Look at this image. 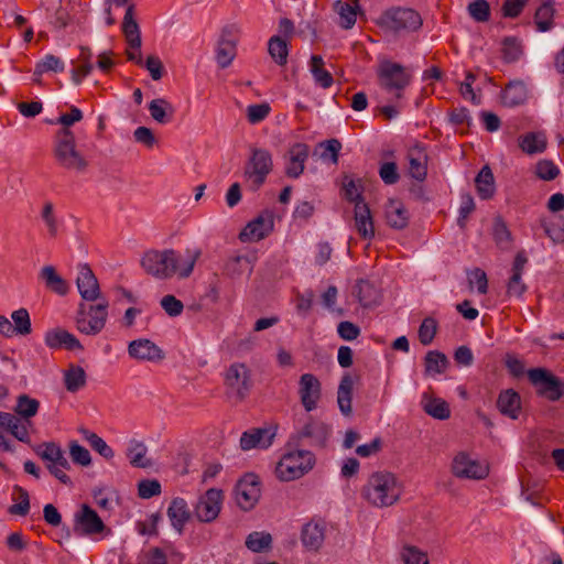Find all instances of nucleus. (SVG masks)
Here are the masks:
<instances>
[{
    "label": "nucleus",
    "instance_id": "f257e3e1",
    "mask_svg": "<svg viewBox=\"0 0 564 564\" xmlns=\"http://www.w3.org/2000/svg\"><path fill=\"white\" fill-rule=\"evenodd\" d=\"M200 250H186V259L173 249L148 250L141 258L143 270L155 279L165 280L177 274L180 278H187L192 274Z\"/></svg>",
    "mask_w": 564,
    "mask_h": 564
},
{
    "label": "nucleus",
    "instance_id": "f03ea898",
    "mask_svg": "<svg viewBox=\"0 0 564 564\" xmlns=\"http://www.w3.org/2000/svg\"><path fill=\"white\" fill-rule=\"evenodd\" d=\"M54 156L56 162L66 170L83 172L88 166L84 145L77 144L70 129H59L55 134Z\"/></svg>",
    "mask_w": 564,
    "mask_h": 564
},
{
    "label": "nucleus",
    "instance_id": "7ed1b4c3",
    "mask_svg": "<svg viewBox=\"0 0 564 564\" xmlns=\"http://www.w3.org/2000/svg\"><path fill=\"white\" fill-rule=\"evenodd\" d=\"M272 171L273 160L270 151L262 148H251L250 156L243 166V177L248 188L251 192L259 191Z\"/></svg>",
    "mask_w": 564,
    "mask_h": 564
},
{
    "label": "nucleus",
    "instance_id": "20e7f679",
    "mask_svg": "<svg viewBox=\"0 0 564 564\" xmlns=\"http://www.w3.org/2000/svg\"><path fill=\"white\" fill-rule=\"evenodd\" d=\"M315 464L312 452L299 449L284 454L275 466V476L281 481H292L308 473Z\"/></svg>",
    "mask_w": 564,
    "mask_h": 564
},
{
    "label": "nucleus",
    "instance_id": "39448f33",
    "mask_svg": "<svg viewBox=\"0 0 564 564\" xmlns=\"http://www.w3.org/2000/svg\"><path fill=\"white\" fill-rule=\"evenodd\" d=\"M107 308V301L89 306L80 302L75 315L77 330L88 336L98 335L105 328L108 317Z\"/></svg>",
    "mask_w": 564,
    "mask_h": 564
},
{
    "label": "nucleus",
    "instance_id": "423d86ee",
    "mask_svg": "<svg viewBox=\"0 0 564 564\" xmlns=\"http://www.w3.org/2000/svg\"><path fill=\"white\" fill-rule=\"evenodd\" d=\"M422 18L410 8H392L386 10L379 18L378 24L392 32H414L422 26Z\"/></svg>",
    "mask_w": 564,
    "mask_h": 564
},
{
    "label": "nucleus",
    "instance_id": "0eeeda50",
    "mask_svg": "<svg viewBox=\"0 0 564 564\" xmlns=\"http://www.w3.org/2000/svg\"><path fill=\"white\" fill-rule=\"evenodd\" d=\"M73 532L77 536L95 538L108 533L109 530L91 507L82 503L74 513Z\"/></svg>",
    "mask_w": 564,
    "mask_h": 564
},
{
    "label": "nucleus",
    "instance_id": "6e6552de",
    "mask_svg": "<svg viewBox=\"0 0 564 564\" xmlns=\"http://www.w3.org/2000/svg\"><path fill=\"white\" fill-rule=\"evenodd\" d=\"M379 85L387 91H395V97H402V90L409 86L411 75L398 63L384 61L378 68Z\"/></svg>",
    "mask_w": 564,
    "mask_h": 564
},
{
    "label": "nucleus",
    "instance_id": "1a4fd4ad",
    "mask_svg": "<svg viewBox=\"0 0 564 564\" xmlns=\"http://www.w3.org/2000/svg\"><path fill=\"white\" fill-rule=\"evenodd\" d=\"M530 382L538 388L539 394L550 401H557L564 395V382L544 368L528 371Z\"/></svg>",
    "mask_w": 564,
    "mask_h": 564
},
{
    "label": "nucleus",
    "instance_id": "9d476101",
    "mask_svg": "<svg viewBox=\"0 0 564 564\" xmlns=\"http://www.w3.org/2000/svg\"><path fill=\"white\" fill-rule=\"evenodd\" d=\"M225 383L236 392L237 399L242 401L252 388L249 368L241 362L230 365L225 375Z\"/></svg>",
    "mask_w": 564,
    "mask_h": 564
},
{
    "label": "nucleus",
    "instance_id": "9b49d317",
    "mask_svg": "<svg viewBox=\"0 0 564 564\" xmlns=\"http://www.w3.org/2000/svg\"><path fill=\"white\" fill-rule=\"evenodd\" d=\"M239 29L235 24L223 29L216 47V61L220 68H227L236 57Z\"/></svg>",
    "mask_w": 564,
    "mask_h": 564
},
{
    "label": "nucleus",
    "instance_id": "f8f14e48",
    "mask_svg": "<svg viewBox=\"0 0 564 564\" xmlns=\"http://www.w3.org/2000/svg\"><path fill=\"white\" fill-rule=\"evenodd\" d=\"M76 278L77 290L84 301L94 302L101 295L98 279L87 263H80L77 267Z\"/></svg>",
    "mask_w": 564,
    "mask_h": 564
},
{
    "label": "nucleus",
    "instance_id": "ddd939ff",
    "mask_svg": "<svg viewBox=\"0 0 564 564\" xmlns=\"http://www.w3.org/2000/svg\"><path fill=\"white\" fill-rule=\"evenodd\" d=\"M330 427L321 420L308 416V421L297 431L299 440L308 438V444L314 447L324 448L330 436Z\"/></svg>",
    "mask_w": 564,
    "mask_h": 564
},
{
    "label": "nucleus",
    "instance_id": "4468645a",
    "mask_svg": "<svg viewBox=\"0 0 564 564\" xmlns=\"http://www.w3.org/2000/svg\"><path fill=\"white\" fill-rule=\"evenodd\" d=\"M299 394L307 412L315 410L322 395V386L317 377L313 373L302 375L299 381Z\"/></svg>",
    "mask_w": 564,
    "mask_h": 564
},
{
    "label": "nucleus",
    "instance_id": "2eb2a0df",
    "mask_svg": "<svg viewBox=\"0 0 564 564\" xmlns=\"http://www.w3.org/2000/svg\"><path fill=\"white\" fill-rule=\"evenodd\" d=\"M455 476L460 478L481 479L488 475V467L471 459L467 454H457L452 464Z\"/></svg>",
    "mask_w": 564,
    "mask_h": 564
},
{
    "label": "nucleus",
    "instance_id": "dca6fc26",
    "mask_svg": "<svg viewBox=\"0 0 564 564\" xmlns=\"http://www.w3.org/2000/svg\"><path fill=\"white\" fill-rule=\"evenodd\" d=\"M131 358L142 361L158 362L165 358L164 351L152 340L147 338L134 339L128 345Z\"/></svg>",
    "mask_w": 564,
    "mask_h": 564
},
{
    "label": "nucleus",
    "instance_id": "f3484780",
    "mask_svg": "<svg viewBox=\"0 0 564 564\" xmlns=\"http://www.w3.org/2000/svg\"><path fill=\"white\" fill-rule=\"evenodd\" d=\"M275 437L274 427H257L242 433L240 447L243 451L252 448H268Z\"/></svg>",
    "mask_w": 564,
    "mask_h": 564
},
{
    "label": "nucleus",
    "instance_id": "a211bd4d",
    "mask_svg": "<svg viewBox=\"0 0 564 564\" xmlns=\"http://www.w3.org/2000/svg\"><path fill=\"white\" fill-rule=\"evenodd\" d=\"M39 276L45 290L50 293L64 297L70 292V284L68 281L65 280L52 264L41 268Z\"/></svg>",
    "mask_w": 564,
    "mask_h": 564
},
{
    "label": "nucleus",
    "instance_id": "6ab92c4d",
    "mask_svg": "<svg viewBox=\"0 0 564 564\" xmlns=\"http://www.w3.org/2000/svg\"><path fill=\"white\" fill-rule=\"evenodd\" d=\"M326 525L321 520H311L305 523L301 532V541L305 549L317 551L323 545Z\"/></svg>",
    "mask_w": 564,
    "mask_h": 564
},
{
    "label": "nucleus",
    "instance_id": "aec40b11",
    "mask_svg": "<svg viewBox=\"0 0 564 564\" xmlns=\"http://www.w3.org/2000/svg\"><path fill=\"white\" fill-rule=\"evenodd\" d=\"M310 148L305 143H295L289 150V162L285 167L286 176L297 178L304 172Z\"/></svg>",
    "mask_w": 564,
    "mask_h": 564
},
{
    "label": "nucleus",
    "instance_id": "412c9836",
    "mask_svg": "<svg viewBox=\"0 0 564 564\" xmlns=\"http://www.w3.org/2000/svg\"><path fill=\"white\" fill-rule=\"evenodd\" d=\"M355 228L365 240L375 237V226L370 208L366 202H357L354 210Z\"/></svg>",
    "mask_w": 564,
    "mask_h": 564
},
{
    "label": "nucleus",
    "instance_id": "4be33fe9",
    "mask_svg": "<svg viewBox=\"0 0 564 564\" xmlns=\"http://www.w3.org/2000/svg\"><path fill=\"white\" fill-rule=\"evenodd\" d=\"M367 487L379 494H388L389 491H402L403 485L397 476L390 471H376L368 479Z\"/></svg>",
    "mask_w": 564,
    "mask_h": 564
},
{
    "label": "nucleus",
    "instance_id": "5701e85b",
    "mask_svg": "<svg viewBox=\"0 0 564 564\" xmlns=\"http://www.w3.org/2000/svg\"><path fill=\"white\" fill-rule=\"evenodd\" d=\"M42 235L48 240L57 238L62 228V220L58 218L55 206L52 202H45L41 209Z\"/></svg>",
    "mask_w": 564,
    "mask_h": 564
},
{
    "label": "nucleus",
    "instance_id": "b1692460",
    "mask_svg": "<svg viewBox=\"0 0 564 564\" xmlns=\"http://www.w3.org/2000/svg\"><path fill=\"white\" fill-rule=\"evenodd\" d=\"M497 408L501 414L517 420L521 412V397L513 389L502 390L497 399Z\"/></svg>",
    "mask_w": 564,
    "mask_h": 564
},
{
    "label": "nucleus",
    "instance_id": "393cba45",
    "mask_svg": "<svg viewBox=\"0 0 564 564\" xmlns=\"http://www.w3.org/2000/svg\"><path fill=\"white\" fill-rule=\"evenodd\" d=\"M45 343L50 348H62L67 350H83L80 341L69 332L65 329H54L45 335Z\"/></svg>",
    "mask_w": 564,
    "mask_h": 564
},
{
    "label": "nucleus",
    "instance_id": "a878e982",
    "mask_svg": "<svg viewBox=\"0 0 564 564\" xmlns=\"http://www.w3.org/2000/svg\"><path fill=\"white\" fill-rule=\"evenodd\" d=\"M409 174L417 180L424 181L427 174V154L423 147L415 145L408 152Z\"/></svg>",
    "mask_w": 564,
    "mask_h": 564
},
{
    "label": "nucleus",
    "instance_id": "bb28decb",
    "mask_svg": "<svg viewBox=\"0 0 564 564\" xmlns=\"http://www.w3.org/2000/svg\"><path fill=\"white\" fill-rule=\"evenodd\" d=\"M333 9L339 15V25L345 30L351 29L356 23L357 15L362 12L359 0H351V2L337 0Z\"/></svg>",
    "mask_w": 564,
    "mask_h": 564
},
{
    "label": "nucleus",
    "instance_id": "cd10ccee",
    "mask_svg": "<svg viewBox=\"0 0 564 564\" xmlns=\"http://www.w3.org/2000/svg\"><path fill=\"white\" fill-rule=\"evenodd\" d=\"M122 32L126 36V40L129 44L130 48L139 50L141 47V34L139 24L134 19V6H128L123 22H122Z\"/></svg>",
    "mask_w": 564,
    "mask_h": 564
},
{
    "label": "nucleus",
    "instance_id": "c85d7f7f",
    "mask_svg": "<svg viewBox=\"0 0 564 564\" xmlns=\"http://www.w3.org/2000/svg\"><path fill=\"white\" fill-rule=\"evenodd\" d=\"M528 97V90L522 80H511L501 91V102L506 107L522 105Z\"/></svg>",
    "mask_w": 564,
    "mask_h": 564
},
{
    "label": "nucleus",
    "instance_id": "c756f323",
    "mask_svg": "<svg viewBox=\"0 0 564 564\" xmlns=\"http://www.w3.org/2000/svg\"><path fill=\"white\" fill-rule=\"evenodd\" d=\"M220 496H200L195 506V514L199 521L209 522L217 518L220 511Z\"/></svg>",
    "mask_w": 564,
    "mask_h": 564
},
{
    "label": "nucleus",
    "instance_id": "7c9ffc66",
    "mask_svg": "<svg viewBox=\"0 0 564 564\" xmlns=\"http://www.w3.org/2000/svg\"><path fill=\"white\" fill-rule=\"evenodd\" d=\"M352 377L349 373L344 375L337 390V403L341 414L345 416H349L352 413Z\"/></svg>",
    "mask_w": 564,
    "mask_h": 564
},
{
    "label": "nucleus",
    "instance_id": "2f4dec72",
    "mask_svg": "<svg viewBox=\"0 0 564 564\" xmlns=\"http://www.w3.org/2000/svg\"><path fill=\"white\" fill-rule=\"evenodd\" d=\"M41 6L47 12L50 23L57 29L66 28L69 23V14L62 7V0H41Z\"/></svg>",
    "mask_w": 564,
    "mask_h": 564
},
{
    "label": "nucleus",
    "instance_id": "473e14b6",
    "mask_svg": "<svg viewBox=\"0 0 564 564\" xmlns=\"http://www.w3.org/2000/svg\"><path fill=\"white\" fill-rule=\"evenodd\" d=\"M387 224L394 229H404L409 224V214L398 200H390L386 207Z\"/></svg>",
    "mask_w": 564,
    "mask_h": 564
},
{
    "label": "nucleus",
    "instance_id": "72a5a7b5",
    "mask_svg": "<svg viewBox=\"0 0 564 564\" xmlns=\"http://www.w3.org/2000/svg\"><path fill=\"white\" fill-rule=\"evenodd\" d=\"M422 408L425 413L437 420H447L451 416L448 403L441 398H433L427 392L422 395Z\"/></svg>",
    "mask_w": 564,
    "mask_h": 564
},
{
    "label": "nucleus",
    "instance_id": "f704fd0d",
    "mask_svg": "<svg viewBox=\"0 0 564 564\" xmlns=\"http://www.w3.org/2000/svg\"><path fill=\"white\" fill-rule=\"evenodd\" d=\"M148 448L139 441L132 440L127 448V457L132 467L135 468H151L153 462L147 457Z\"/></svg>",
    "mask_w": 564,
    "mask_h": 564
},
{
    "label": "nucleus",
    "instance_id": "c9c22d12",
    "mask_svg": "<svg viewBox=\"0 0 564 564\" xmlns=\"http://www.w3.org/2000/svg\"><path fill=\"white\" fill-rule=\"evenodd\" d=\"M272 228V221L264 220L261 216L249 223L240 232L242 241H259L263 239Z\"/></svg>",
    "mask_w": 564,
    "mask_h": 564
},
{
    "label": "nucleus",
    "instance_id": "e433bc0d",
    "mask_svg": "<svg viewBox=\"0 0 564 564\" xmlns=\"http://www.w3.org/2000/svg\"><path fill=\"white\" fill-rule=\"evenodd\" d=\"M149 111L154 121L166 124L172 121L175 109L171 102L164 98H156L150 101Z\"/></svg>",
    "mask_w": 564,
    "mask_h": 564
},
{
    "label": "nucleus",
    "instance_id": "4c0bfd02",
    "mask_svg": "<svg viewBox=\"0 0 564 564\" xmlns=\"http://www.w3.org/2000/svg\"><path fill=\"white\" fill-rule=\"evenodd\" d=\"M519 148L527 154L542 153L546 149V138L542 132H528L518 139Z\"/></svg>",
    "mask_w": 564,
    "mask_h": 564
},
{
    "label": "nucleus",
    "instance_id": "58836bf2",
    "mask_svg": "<svg viewBox=\"0 0 564 564\" xmlns=\"http://www.w3.org/2000/svg\"><path fill=\"white\" fill-rule=\"evenodd\" d=\"M555 8L553 0H544L535 10L534 13V23L536 25L538 31L546 32L550 31L554 23Z\"/></svg>",
    "mask_w": 564,
    "mask_h": 564
},
{
    "label": "nucleus",
    "instance_id": "ea45409f",
    "mask_svg": "<svg viewBox=\"0 0 564 564\" xmlns=\"http://www.w3.org/2000/svg\"><path fill=\"white\" fill-rule=\"evenodd\" d=\"M87 375L83 367L70 364L64 371V386L68 392L75 393L86 386Z\"/></svg>",
    "mask_w": 564,
    "mask_h": 564
},
{
    "label": "nucleus",
    "instance_id": "a19ab883",
    "mask_svg": "<svg viewBox=\"0 0 564 564\" xmlns=\"http://www.w3.org/2000/svg\"><path fill=\"white\" fill-rule=\"evenodd\" d=\"M475 184L477 194L481 199H489L494 196L496 191L495 177L491 169L488 165L481 167L475 178Z\"/></svg>",
    "mask_w": 564,
    "mask_h": 564
},
{
    "label": "nucleus",
    "instance_id": "79ce46f5",
    "mask_svg": "<svg viewBox=\"0 0 564 564\" xmlns=\"http://www.w3.org/2000/svg\"><path fill=\"white\" fill-rule=\"evenodd\" d=\"M0 427L10 432L19 441L24 442L28 440L26 425L22 422V419L14 414L0 412Z\"/></svg>",
    "mask_w": 564,
    "mask_h": 564
},
{
    "label": "nucleus",
    "instance_id": "37998d69",
    "mask_svg": "<svg viewBox=\"0 0 564 564\" xmlns=\"http://www.w3.org/2000/svg\"><path fill=\"white\" fill-rule=\"evenodd\" d=\"M43 451L40 453L41 458L45 462V465H57L61 467H70L69 462L65 457L62 447L54 443L48 442L43 444Z\"/></svg>",
    "mask_w": 564,
    "mask_h": 564
},
{
    "label": "nucleus",
    "instance_id": "c03bdc74",
    "mask_svg": "<svg viewBox=\"0 0 564 564\" xmlns=\"http://www.w3.org/2000/svg\"><path fill=\"white\" fill-rule=\"evenodd\" d=\"M78 433L105 459H111L115 456L112 448L96 433L86 427H78Z\"/></svg>",
    "mask_w": 564,
    "mask_h": 564
},
{
    "label": "nucleus",
    "instance_id": "a18cd8bd",
    "mask_svg": "<svg viewBox=\"0 0 564 564\" xmlns=\"http://www.w3.org/2000/svg\"><path fill=\"white\" fill-rule=\"evenodd\" d=\"M167 514L172 525L181 532L185 522L189 518V510L185 500L182 498H175L167 510Z\"/></svg>",
    "mask_w": 564,
    "mask_h": 564
},
{
    "label": "nucleus",
    "instance_id": "49530a36",
    "mask_svg": "<svg viewBox=\"0 0 564 564\" xmlns=\"http://www.w3.org/2000/svg\"><path fill=\"white\" fill-rule=\"evenodd\" d=\"M268 52L275 64L284 66L288 63L289 43L281 35H273L268 42Z\"/></svg>",
    "mask_w": 564,
    "mask_h": 564
},
{
    "label": "nucleus",
    "instance_id": "de8ad7c7",
    "mask_svg": "<svg viewBox=\"0 0 564 564\" xmlns=\"http://www.w3.org/2000/svg\"><path fill=\"white\" fill-rule=\"evenodd\" d=\"M448 366V359L445 354L438 350H430L424 358V367L426 376H435L443 373Z\"/></svg>",
    "mask_w": 564,
    "mask_h": 564
},
{
    "label": "nucleus",
    "instance_id": "09e8293b",
    "mask_svg": "<svg viewBox=\"0 0 564 564\" xmlns=\"http://www.w3.org/2000/svg\"><path fill=\"white\" fill-rule=\"evenodd\" d=\"M541 227L545 235L554 243H564V218L563 217H551L542 218L540 220Z\"/></svg>",
    "mask_w": 564,
    "mask_h": 564
},
{
    "label": "nucleus",
    "instance_id": "8fccbe9b",
    "mask_svg": "<svg viewBox=\"0 0 564 564\" xmlns=\"http://www.w3.org/2000/svg\"><path fill=\"white\" fill-rule=\"evenodd\" d=\"M246 271H249V273L252 271L251 262L247 256H235L228 259L224 267V273L231 279L239 278Z\"/></svg>",
    "mask_w": 564,
    "mask_h": 564
},
{
    "label": "nucleus",
    "instance_id": "3c124183",
    "mask_svg": "<svg viewBox=\"0 0 564 564\" xmlns=\"http://www.w3.org/2000/svg\"><path fill=\"white\" fill-rule=\"evenodd\" d=\"M492 236L496 245L502 249L508 250L512 246V235L506 221L501 217H496L492 225Z\"/></svg>",
    "mask_w": 564,
    "mask_h": 564
},
{
    "label": "nucleus",
    "instance_id": "603ef678",
    "mask_svg": "<svg viewBox=\"0 0 564 564\" xmlns=\"http://www.w3.org/2000/svg\"><path fill=\"white\" fill-rule=\"evenodd\" d=\"M311 72L314 80L317 85L323 88H329L333 83L332 74L324 68V61L319 55H313L311 57Z\"/></svg>",
    "mask_w": 564,
    "mask_h": 564
},
{
    "label": "nucleus",
    "instance_id": "864d4df0",
    "mask_svg": "<svg viewBox=\"0 0 564 564\" xmlns=\"http://www.w3.org/2000/svg\"><path fill=\"white\" fill-rule=\"evenodd\" d=\"M11 332L12 337L15 335L25 336L31 334L32 324L30 314L25 308H20L11 314Z\"/></svg>",
    "mask_w": 564,
    "mask_h": 564
},
{
    "label": "nucleus",
    "instance_id": "5fc2aeb1",
    "mask_svg": "<svg viewBox=\"0 0 564 564\" xmlns=\"http://www.w3.org/2000/svg\"><path fill=\"white\" fill-rule=\"evenodd\" d=\"M502 59L510 64L519 61L523 54L521 42L514 36H507L502 40Z\"/></svg>",
    "mask_w": 564,
    "mask_h": 564
},
{
    "label": "nucleus",
    "instance_id": "6e6d98bb",
    "mask_svg": "<svg viewBox=\"0 0 564 564\" xmlns=\"http://www.w3.org/2000/svg\"><path fill=\"white\" fill-rule=\"evenodd\" d=\"M260 491V477L254 473H246L238 479L234 494H258Z\"/></svg>",
    "mask_w": 564,
    "mask_h": 564
},
{
    "label": "nucleus",
    "instance_id": "4d7b16f0",
    "mask_svg": "<svg viewBox=\"0 0 564 564\" xmlns=\"http://www.w3.org/2000/svg\"><path fill=\"white\" fill-rule=\"evenodd\" d=\"M272 536L267 532H252L246 539V546L252 552H262L270 549Z\"/></svg>",
    "mask_w": 564,
    "mask_h": 564
},
{
    "label": "nucleus",
    "instance_id": "13d9d810",
    "mask_svg": "<svg viewBox=\"0 0 564 564\" xmlns=\"http://www.w3.org/2000/svg\"><path fill=\"white\" fill-rule=\"evenodd\" d=\"M69 456L76 465L87 467L91 464V455L89 451L82 446L77 441H70L68 444Z\"/></svg>",
    "mask_w": 564,
    "mask_h": 564
},
{
    "label": "nucleus",
    "instance_id": "bf43d9fd",
    "mask_svg": "<svg viewBox=\"0 0 564 564\" xmlns=\"http://www.w3.org/2000/svg\"><path fill=\"white\" fill-rule=\"evenodd\" d=\"M469 15L477 22H487L490 19V6L487 0H475L467 7Z\"/></svg>",
    "mask_w": 564,
    "mask_h": 564
},
{
    "label": "nucleus",
    "instance_id": "052dcab7",
    "mask_svg": "<svg viewBox=\"0 0 564 564\" xmlns=\"http://www.w3.org/2000/svg\"><path fill=\"white\" fill-rule=\"evenodd\" d=\"M65 68L64 62L54 54H46L39 63H37V75L53 72V73H62Z\"/></svg>",
    "mask_w": 564,
    "mask_h": 564
},
{
    "label": "nucleus",
    "instance_id": "680f3d73",
    "mask_svg": "<svg viewBox=\"0 0 564 564\" xmlns=\"http://www.w3.org/2000/svg\"><path fill=\"white\" fill-rule=\"evenodd\" d=\"M437 332V322L433 317H426L420 325L419 339L422 345H430Z\"/></svg>",
    "mask_w": 564,
    "mask_h": 564
},
{
    "label": "nucleus",
    "instance_id": "e2e57ef3",
    "mask_svg": "<svg viewBox=\"0 0 564 564\" xmlns=\"http://www.w3.org/2000/svg\"><path fill=\"white\" fill-rule=\"evenodd\" d=\"M15 412L20 415L19 419H22V422L26 425V423H29V419L35 415V400L30 399L25 394L20 395L15 406Z\"/></svg>",
    "mask_w": 564,
    "mask_h": 564
},
{
    "label": "nucleus",
    "instance_id": "0e129e2a",
    "mask_svg": "<svg viewBox=\"0 0 564 564\" xmlns=\"http://www.w3.org/2000/svg\"><path fill=\"white\" fill-rule=\"evenodd\" d=\"M343 195L345 199L350 203H355V205L357 202H365L356 181L347 174L343 177Z\"/></svg>",
    "mask_w": 564,
    "mask_h": 564
},
{
    "label": "nucleus",
    "instance_id": "69168bd1",
    "mask_svg": "<svg viewBox=\"0 0 564 564\" xmlns=\"http://www.w3.org/2000/svg\"><path fill=\"white\" fill-rule=\"evenodd\" d=\"M379 176L387 185L397 184L400 180L395 162H383L379 167Z\"/></svg>",
    "mask_w": 564,
    "mask_h": 564
},
{
    "label": "nucleus",
    "instance_id": "338daca9",
    "mask_svg": "<svg viewBox=\"0 0 564 564\" xmlns=\"http://www.w3.org/2000/svg\"><path fill=\"white\" fill-rule=\"evenodd\" d=\"M535 173L541 180L552 181L560 174V170L552 161L541 160L536 163Z\"/></svg>",
    "mask_w": 564,
    "mask_h": 564
},
{
    "label": "nucleus",
    "instance_id": "774afa93",
    "mask_svg": "<svg viewBox=\"0 0 564 564\" xmlns=\"http://www.w3.org/2000/svg\"><path fill=\"white\" fill-rule=\"evenodd\" d=\"M270 106L267 102L250 105L247 108L248 121L252 124L264 120L270 113Z\"/></svg>",
    "mask_w": 564,
    "mask_h": 564
}]
</instances>
